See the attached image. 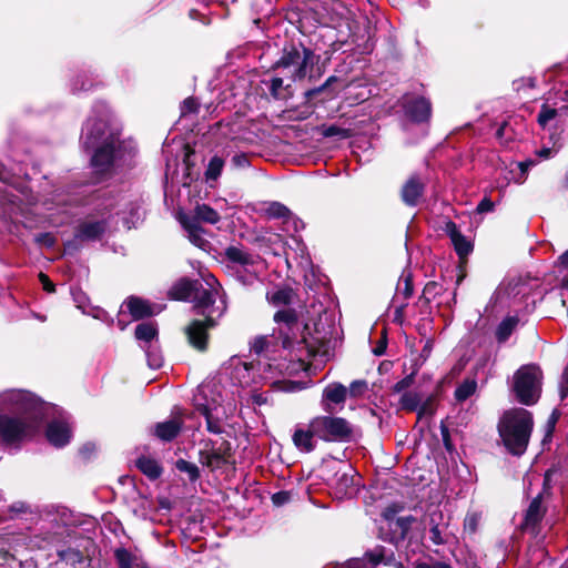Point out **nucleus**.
Here are the masks:
<instances>
[{
	"label": "nucleus",
	"mask_w": 568,
	"mask_h": 568,
	"mask_svg": "<svg viewBox=\"0 0 568 568\" xmlns=\"http://www.w3.org/2000/svg\"><path fill=\"white\" fill-rule=\"evenodd\" d=\"M416 412L418 413L419 417L432 415L434 412L432 400L427 399L425 403H420L419 408Z\"/></svg>",
	"instance_id": "37998d69"
},
{
	"label": "nucleus",
	"mask_w": 568,
	"mask_h": 568,
	"mask_svg": "<svg viewBox=\"0 0 568 568\" xmlns=\"http://www.w3.org/2000/svg\"><path fill=\"white\" fill-rule=\"evenodd\" d=\"M263 343H264V339H263V338H261V339H258V341H256V342H255V344H254V349H255V352H257V353L262 352V349H263Z\"/></svg>",
	"instance_id": "864d4df0"
},
{
	"label": "nucleus",
	"mask_w": 568,
	"mask_h": 568,
	"mask_svg": "<svg viewBox=\"0 0 568 568\" xmlns=\"http://www.w3.org/2000/svg\"><path fill=\"white\" fill-rule=\"evenodd\" d=\"M531 164H532L531 162H529V163L521 162V163H519L518 165H519V168H520L521 172H523V173H526V172H527V170H528V168H529V165H531Z\"/></svg>",
	"instance_id": "5fc2aeb1"
},
{
	"label": "nucleus",
	"mask_w": 568,
	"mask_h": 568,
	"mask_svg": "<svg viewBox=\"0 0 568 568\" xmlns=\"http://www.w3.org/2000/svg\"><path fill=\"white\" fill-rule=\"evenodd\" d=\"M136 568H148V567L139 565Z\"/></svg>",
	"instance_id": "69168bd1"
},
{
	"label": "nucleus",
	"mask_w": 568,
	"mask_h": 568,
	"mask_svg": "<svg viewBox=\"0 0 568 568\" xmlns=\"http://www.w3.org/2000/svg\"><path fill=\"white\" fill-rule=\"evenodd\" d=\"M45 435L50 444L62 447L70 442L72 432L67 422L54 420L48 425Z\"/></svg>",
	"instance_id": "4468645a"
},
{
	"label": "nucleus",
	"mask_w": 568,
	"mask_h": 568,
	"mask_svg": "<svg viewBox=\"0 0 568 568\" xmlns=\"http://www.w3.org/2000/svg\"><path fill=\"white\" fill-rule=\"evenodd\" d=\"M115 558L120 568H136L140 565L138 557L124 548L115 550Z\"/></svg>",
	"instance_id": "cd10ccee"
},
{
	"label": "nucleus",
	"mask_w": 568,
	"mask_h": 568,
	"mask_svg": "<svg viewBox=\"0 0 568 568\" xmlns=\"http://www.w3.org/2000/svg\"><path fill=\"white\" fill-rule=\"evenodd\" d=\"M316 434L313 430V419L308 424H298L295 426L292 435L294 446L304 453H311L316 446Z\"/></svg>",
	"instance_id": "9b49d317"
},
{
	"label": "nucleus",
	"mask_w": 568,
	"mask_h": 568,
	"mask_svg": "<svg viewBox=\"0 0 568 568\" xmlns=\"http://www.w3.org/2000/svg\"><path fill=\"white\" fill-rule=\"evenodd\" d=\"M81 141L85 149L94 150L92 165L97 172H106L115 159L119 144L118 133L111 128L109 119H89L83 126Z\"/></svg>",
	"instance_id": "7ed1b4c3"
},
{
	"label": "nucleus",
	"mask_w": 568,
	"mask_h": 568,
	"mask_svg": "<svg viewBox=\"0 0 568 568\" xmlns=\"http://www.w3.org/2000/svg\"><path fill=\"white\" fill-rule=\"evenodd\" d=\"M518 320L515 317L505 318L497 327L496 336L499 342H505L515 327L517 326Z\"/></svg>",
	"instance_id": "c85d7f7f"
},
{
	"label": "nucleus",
	"mask_w": 568,
	"mask_h": 568,
	"mask_svg": "<svg viewBox=\"0 0 568 568\" xmlns=\"http://www.w3.org/2000/svg\"><path fill=\"white\" fill-rule=\"evenodd\" d=\"M265 213L270 217L281 219L286 217L290 214V210L278 202H272L265 209Z\"/></svg>",
	"instance_id": "72a5a7b5"
},
{
	"label": "nucleus",
	"mask_w": 568,
	"mask_h": 568,
	"mask_svg": "<svg viewBox=\"0 0 568 568\" xmlns=\"http://www.w3.org/2000/svg\"><path fill=\"white\" fill-rule=\"evenodd\" d=\"M315 60V54L302 44L292 45L290 49L285 48L276 67V74L270 80L268 87L272 95L276 99L291 98L293 95L292 84L306 77Z\"/></svg>",
	"instance_id": "f03ea898"
},
{
	"label": "nucleus",
	"mask_w": 568,
	"mask_h": 568,
	"mask_svg": "<svg viewBox=\"0 0 568 568\" xmlns=\"http://www.w3.org/2000/svg\"><path fill=\"white\" fill-rule=\"evenodd\" d=\"M504 129H505V125L500 126L498 130H497V136L500 138L504 133Z\"/></svg>",
	"instance_id": "13d9d810"
},
{
	"label": "nucleus",
	"mask_w": 568,
	"mask_h": 568,
	"mask_svg": "<svg viewBox=\"0 0 568 568\" xmlns=\"http://www.w3.org/2000/svg\"><path fill=\"white\" fill-rule=\"evenodd\" d=\"M175 467L178 470H180L182 473H186L190 480H192V481L196 480L200 476L197 466L195 464L189 463L187 460H184V459L176 460Z\"/></svg>",
	"instance_id": "7c9ffc66"
},
{
	"label": "nucleus",
	"mask_w": 568,
	"mask_h": 568,
	"mask_svg": "<svg viewBox=\"0 0 568 568\" xmlns=\"http://www.w3.org/2000/svg\"><path fill=\"white\" fill-rule=\"evenodd\" d=\"M565 97L568 100V90L565 91Z\"/></svg>",
	"instance_id": "0e129e2a"
},
{
	"label": "nucleus",
	"mask_w": 568,
	"mask_h": 568,
	"mask_svg": "<svg viewBox=\"0 0 568 568\" xmlns=\"http://www.w3.org/2000/svg\"><path fill=\"white\" fill-rule=\"evenodd\" d=\"M476 388L477 383L475 379H466L456 388L455 397L457 400L464 402L476 392Z\"/></svg>",
	"instance_id": "c756f323"
},
{
	"label": "nucleus",
	"mask_w": 568,
	"mask_h": 568,
	"mask_svg": "<svg viewBox=\"0 0 568 568\" xmlns=\"http://www.w3.org/2000/svg\"><path fill=\"white\" fill-rule=\"evenodd\" d=\"M179 221L186 231L187 237L192 244L202 250H205L209 246V241L205 239L204 230L194 219H191L185 214H180Z\"/></svg>",
	"instance_id": "ddd939ff"
},
{
	"label": "nucleus",
	"mask_w": 568,
	"mask_h": 568,
	"mask_svg": "<svg viewBox=\"0 0 568 568\" xmlns=\"http://www.w3.org/2000/svg\"><path fill=\"white\" fill-rule=\"evenodd\" d=\"M367 390L368 384L364 379L354 381L347 388L348 395L354 398L362 397Z\"/></svg>",
	"instance_id": "f704fd0d"
},
{
	"label": "nucleus",
	"mask_w": 568,
	"mask_h": 568,
	"mask_svg": "<svg viewBox=\"0 0 568 568\" xmlns=\"http://www.w3.org/2000/svg\"><path fill=\"white\" fill-rule=\"evenodd\" d=\"M334 495L338 499L353 497L357 491V483L354 470L348 467L345 470H337L332 483Z\"/></svg>",
	"instance_id": "6e6552de"
},
{
	"label": "nucleus",
	"mask_w": 568,
	"mask_h": 568,
	"mask_svg": "<svg viewBox=\"0 0 568 568\" xmlns=\"http://www.w3.org/2000/svg\"><path fill=\"white\" fill-rule=\"evenodd\" d=\"M403 108L405 114L415 122L427 121L432 114L430 102L425 98L405 95Z\"/></svg>",
	"instance_id": "1a4fd4ad"
},
{
	"label": "nucleus",
	"mask_w": 568,
	"mask_h": 568,
	"mask_svg": "<svg viewBox=\"0 0 568 568\" xmlns=\"http://www.w3.org/2000/svg\"><path fill=\"white\" fill-rule=\"evenodd\" d=\"M544 515L545 508L541 505V496L538 495L531 500L526 511L524 521L525 529H531V531H535V528L541 521Z\"/></svg>",
	"instance_id": "f3484780"
},
{
	"label": "nucleus",
	"mask_w": 568,
	"mask_h": 568,
	"mask_svg": "<svg viewBox=\"0 0 568 568\" xmlns=\"http://www.w3.org/2000/svg\"><path fill=\"white\" fill-rule=\"evenodd\" d=\"M493 207H494V203H493L489 199L485 197V199H483V200L479 202V204H478V206H477V211H478L479 213H485V212H489V211H491V210H493Z\"/></svg>",
	"instance_id": "de8ad7c7"
},
{
	"label": "nucleus",
	"mask_w": 568,
	"mask_h": 568,
	"mask_svg": "<svg viewBox=\"0 0 568 568\" xmlns=\"http://www.w3.org/2000/svg\"><path fill=\"white\" fill-rule=\"evenodd\" d=\"M321 132L326 138L338 136L346 139L351 136V130L341 128L338 125H323L321 128Z\"/></svg>",
	"instance_id": "2f4dec72"
},
{
	"label": "nucleus",
	"mask_w": 568,
	"mask_h": 568,
	"mask_svg": "<svg viewBox=\"0 0 568 568\" xmlns=\"http://www.w3.org/2000/svg\"><path fill=\"white\" fill-rule=\"evenodd\" d=\"M225 255L231 262L244 267L254 266L258 262L257 256H254L236 246L227 247L225 251Z\"/></svg>",
	"instance_id": "aec40b11"
},
{
	"label": "nucleus",
	"mask_w": 568,
	"mask_h": 568,
	"mask_svg": "<svg viewBox=\"0 0 568 568\" xmlns=\"http://www.w3.org/2000/svg\"><path fill=\"white\" fill-rule=\"evenodd\" d=\"M124 305L134 320H139L155 313L146 301L138 297L128 298Z\"/></svg>",
	"instance_id": "412c9836"
},
{
	"label": "nucleus",
	"mask_w": 568,
	"mask_h": 568,
	"mask_svg": "<svg viewBox=\"0 0 568 568\" xmlns=\"http://www.w3.org/2000/svg\"><path fill=\"white\" fill-rule=\"evenodd\" d=\"M366 556L373 565H377L383 560V554L379 550L368 552Z\"/></svg>",
	"instance_id": "8fccbe9b"
},
{
	"label": "nucleus",
	"mask_w": 568,
	"mask_h": 568,
	"mask_svg": "<svg viewBox=\"0 0 568 568\" xmlns=\"http://www.w3.org/2000/svg\"><path fill=\"white\" fill-rule=\"evenodd\" d=\"M317 439L324 442H347L353 436V425L343 417L320 415L312 418Z\"/></svg>",
	"instance_id": "423d86ee"
},
{
	"label": "nucleus",
	"mask_w": 568,
	"mask_h": 568,
	"mask_svg": "<svg viewBox=\"0 0 568 568\" xmlns=\"http://www.w3.org/2000/svg\"><path fill=\"white\" fill-rule=\"evenodd\" d=\"M559 392L561 399H565L568 395V366L564 369L561 374Z\"/></svg>",
	"instance_id": "79ce46f5"
},
{
	"label": "nucleus",
	"mask_w": 568,
	"mask_h": 568,
	"mask_svg": "<svg viewBox=\"0 0 568 568\" xmlns=\"http://www.w3.org/2000/svg\"><path fill=\"white\" fill-rule=\"evenodd\" d=\"M416 568H453V567L443 561H434V562H420L416 566Z\"/></svg>",
	"instance_id": "49530a36"
},
{
	"label": "nucleus",
	"mask_w": 568,
	"mask_h": 568,
	"mask_svg": "<svg viewBox=\"0 0 568 568\" xmlns=\"http://www.w3.org/2000/svg\"><path fill=\"white\" fill-rule=\"evenodd\" d=\"M423 396L417 392H404L399 398V405L403 409L415 412L419 408Z\"/></svg>",
	"instance_id": "bb28decb"
},
{
	"label": "nucleus",
	"mask_w": 568,
	"mask_h": 568,
	"mask_svg": "<svg viewBox=\"0 0 568 568\" xmlns=\"http://www.w3.org/2000/svg\"><path fill=\"white\" fill-rule=\"evenodd\" d=\"M190 217L194 219L197 223L202 221L209 224H216L221 219L220 214L206 204L196 205L194 216Z\"/></svg>",
	"instance_id": "393cba45"
},
{
	"label": "nucleus",
	"mask_w": 568,
	"mask_h": 568,
	"mask_svg": "<svg viewBox=\"0 0 568 568\" xmlns=\"http://www.w3.org/2000/svg\"><path fill=\"white\" fill-rule=\"evenodd\" d=\"M561 568H568V560L565 562V565Z\"/></svg>",
	"instance_id": "680f3d73"
},
{
	"label": "nucleus",
	"mask_w": 568,
	"mask_h": 568,
	"mask_svg": "<svg viewBox=\"0 0 568 568\" xmlns=\"http://www.w3.org/2000/svg\"><path fill=\"white\" fill-rule=\"evenodd\" d=\"M445 527L439 525H433L429 529V538L435 545H442L445 542L444 539Z\"/></svg>",
	"instance_id": "58836bf2"
},
{
	"label": "nucleus",
	"mask_w": 568,
	"mask_h": 568,
	"mask_svg": "<svg viewBox=\"0 0 568 568\" xmlns=\"http://www.w3.org/2000/svg\"><path fill=\"white\" fill-rule=\"evenodd\" d=\"M348 396L347 387L341 383H331L324 389L321 398V405L324 412L333 413L334 405H342Z\"/></svg>",
	"instance_id": "9d476101"
},
{
	"label": "nucleus",
	"mask_w": 568,
	"mask_h": 568,
	"mask_svg": "<svg viewBox=\"0 0 568 568\" xmlns=\"http://www.w3.org/2000/svg\"><path fill=\"white\" fill-rule=\"evenodd\" d=\"M413 295V284H412V276L409 273L405 274L403 273L400 281L397 285L396 294L394 297V301H398L402 298V304L398 306L397 312L402 311L406 302L412 297Z\"/></svg>",
	"instance_id": "4be33fe9"
},
{
	"label": "nucleus",
	"mask_w": 568,
	"mask_h": 568,
	"mask_svg": "<svg viewBox=\"0 0 568 568\" xmlns=\"http://www.w3.org/2000/svg\"><path fill=\"white\" fill-rule=\"evenodd\" d=\"M135 337L140 343H143L142 347L151 346V343L158 336V328L154 323L144 322L135 327Z\"/></svg>",
	"instance_id": "5701e85b"
},
{
	"label": "nucleus",
	"mask_w": 568,
	"mask_h": 568,
	"mask_svg": "<svg viewBox=\"0 0 568 568\" xmlns=\"http://www.w3.org/2000/svg\"><path fill=\"white\" fill-rule=\"evenodd\" d=\"M550 153H551V150L550 149H542L540 152H539V155L542 156V158H549L550 156Z\"/></svg>",
	"instance_id": "6e6d98bb"
},
{
	"label": "nucleus",
	"mask_w": 568,
	"mask_h": 568,
	"mask_svg": "<svg viewBox=\"0 0 568 568\" xmlns=\"http://www.w3.org/2000/svg\"><path fill=\"white\" fill-rule=\"evenodd\" d=\"M424 184L417 176H412L403 186L402 199L407 205H416L423 194Z\"/></svg>",
	"instance_id": "dca6fc26"
},
{
	"label": "nucleus",
	"mask_w": 568,
	"mask_h": 568,
	"mask_svg": "<svg viewBox=\"0 0 568 568\" xmlns=\"http://www.w3.org/2000/svg\"><path fill=\"white\" fill-rule=\"evenodd\" d=\"M232 161L237 166H246L248 164L247 158L245 155H235L233 156Z\"/></svg>",
	"instance_id": "3c124183"
},
{
	"label": "nucleus",
	"mask_w": 568,
	"mask_h": 568,
	"mask_svg": "<svg viewBox=\"0 0 568 568\" xmlns=\"http://www.w3.org/2000/svg\"><path fill=\"white\" fill-rule=\"evenodd\" d=\"M541 372L535 365L521 366L514 375L513 392L524 405L535 404L540 395Z\"/></svg>",
	"instance_id": "39448f33"
},
{
	"label": "nucleus",
	"mask_w": 568,
	"mask_h": 568,
	"mask_svg": "<svg viewBox=\"0 0 568 568\" xmlns=\"http://www.w3.org/2000/svg\"><path fill=\"white\" fill-rule=\"evenodd\" d=\"M197 16H200V12L195 9L190 10V17L192 19H195Z\"/></svg>",
	"instance_id": "4d7b16f0"
},
{
	"label": "nucleus",
	"mask_w": 568,
	"mask_h": 568,
	"mask_svg": "<svg viewBox=\"0 0 568 568\" xmlns=\"http://www.w3.org/2000/svg\"><path fill=\"white\" fill-rule=\"evenodd\" d=\"M562 286H564V287H566V288H568V278H566V277H565V278L562 280Z\"/></svg>",
	"instance_id": "bf43d9fd"
},
{
	"label": "nucleus",
	"mask_w": 568,
	"mask_h": 568,
	"mask_svg": "<svg viewBox=\"0 0 568 568\" xmlns=\"http://www.w3.org/2000/svg\"><path fill=\"white\" fill-rule=\"evenodd\" d=\"M272 500L275 505L281 506L288 500V494L285 491L274 494Z\"/></svg>",
	"instance_id": "09e8293b"
},
{
	"label": "nucleus",
	"mask_w": 568,
	"mask_h": 568,
	"mask_svg": "<svg viewBox=\"0 0 568 568\" xmlns=\"http://www.w3.org/2000/svg\"><path fill=\"white\" fill-rule=\"evenodd\" d=\"M81 89H84V84L81 87ZM74 90H80V88L74 87Z\"/></svg>",
	"instance_id": "e2e57ef3"
},
{
	"label": "nucleus",
	"mask_w": 568,
	"mask_h": 568,
	"mask_svg": "<svg viewBox=\"0 0 568 568\" xmlns=\"http://www.w3.org/2000/svg\"><path fill=\"white\" fill-rule=\"evenodd\" d=\"M197 106H199V104L195 99L187 98L183 101V103L181 105V112L183 115H185L187 113L195 112L197 110Z\"/></svg>",
	"instance_id": "a19ab883"
},
{
	"label": "nucleus",
	"mask_w": 568,
	"mask_h": 568,
	"mask_svg": "<svg viewBox=\"0 0 568 568\" xmlns=\"http://www.w3.org/2000/svg\"><path fill=\"white\" fill-rule=\"evenodd\" d=\"M445 231L449 235L455 251L460 257L467 256L473 251L471 243L459 232L454 222H448Z\"/></svg>",
	"instance_id": "2eb2a0df"
},
{
	"label": "nucleus",
	"mask_w": 568,
	"mask_h": 568,
	"mask_svg": "<svg viewBox=\"0 0 568 568\" xmlns=\"http://www.w3.org/2000/svg\"><path fill=\"white\" fill-rule=\"evenodd\" d=\"M205 393V388L200 390L195 396L197 410L204 415L206 419L207 430L213 434H220L223 430L222 422L226 418L224 407L216 404H204L200 402V396Z\"/></svg>",
	"instance_id": "0eeeda50"
},
{
	"label": "nucleus",
	"mask_w": 568,
	"mask_h": 568,
	"mask_svg": "<svg viewBox=\"0 0 568 568\" xmlns=\"http://www.w3.org/2000/svg\"><path fill=\"white\" fill-rule=\"evenodd\" d=\"M88 449H89V446H88V445H87V446H83V448H82L81 453L84 455V454H85V452H87Z\"/></svg>",
	"instance_id": "052dcab7"
},
{
	"label": "nucleus",
	"mask_w": 568,
	"mask_h": 568,
	"mask_svg": "<svg viewBox=\"0 0 568 568\" xmlns=\"http://www.w3.org/2000/svg\"><path fill=\"white\" fill-rule=\"evenodd\" d=\"M223 165H224V162L221 158L213 156L210 160V163H209V166H207V170L205 173L206 179L216 180L222 172Z\"/></svg>",
	"instance_id": "473e14b6"
},
{
	"label": "nucleus",
	"mask_w": 568,
	"mask_h": 568,
	"mask_svg": "<svg viewBox=\"0 0 568 568\" xmlns=\"http://www.w3.org/2000/svg\"><path fill=\"white\" fill-rule=\"evenodd\" d=\"M478 517L474 515H469L465 519V529L469 530L470 532H475L477 528Z\"/></svg>",
	"instance_id": "c03bdc74"
},
{
	"label": "nucleus",
	"mask_w": 568,
	"mask_h": 568,
	"mask_svg": "<svg viewBox=\"0 0 568 568\" xmlns=\"http://www.w3.org/2000/svg\"><path fill=\"white\" fill-rule=\"evenodd\" d=\"M181 427L182 422L180 418L174 417L172 419L156 424L154 433L160 439L169 442L176 437L181 430Z\"/></svg>",
	"instance_id": "a211bd4d"
},
{
	"label": "nucleus",
	"mask_w": 568,
	"mask_h": 568,
	"mask_svg": "<svg viewBox=\"0 0 568 568\" xmlns=\"http://www.w3.org/2000/svg\"><path fill=\"white\" fill-rule=\"evenodd\" d=\"M105 231V223L102 221L85 222L83 223L77 233V237L80 240H97Z\"/></svg>",
	"instance_id": "6ab92c4d"
},
{
	"label": "nucleus",
	"mask_w": 568,
	"mask_h": 568,
	"mask_svg": "<svg viewBox=\"0 0 568 568\" xmlns=\"http://www.w3.org/2000/svg\"><path fill=\"white\" fill-rule=\"evenodd\" d=\"M207 287L197 281L181 278L169 291V296L178 301L192 300L196 308L205 316L204 321L195 320L186 328L189 343L197 351L207 346V329L215 326L216 318L225 312V302L221 295V286L212 274L203 276Z\"/></svg>",
	"instance_id": "f257e3e1"
},
{
	"label": "nucleus",
	"mask_w": 568,
	"mask_h": 568,
	"mask_svg": "<svg viewBox=\"0 0 568 568\" xmlns=\"http://www.w3.org/2000/svg\"><path fill=\"white\" fill-rule=\"evenodd\" d=\"M136 466L151 479H156L162 473V468L159 463L152 458L141 457L136 460Z\"/></svg>",
	"instance_id": "a878e982"
},
{
	"label": "nucleus",
	"mask_w": 568,
	"mask_h": 568,
	"mask_svg": "<svg viewBox=\"0 0 568 568\" xmlns=\"http://www.w3.org/2000/svg\"><path fill=\"white\" fill-rule=\"evenodd\" d=\"M560 264L568 270V250L560 256Z\"/></svg>",
	"instance_id": "603ef678"
},
{
	"label": "nucleus",
	"mask_w": 568,
	"mask_h": 568,
	"mask_svg": "<svg viewBox=\"0 0 568 568\" xmlns=\"http://www.w3.org/2000/svg\"><path fill=\"white\" fill-rule=\"evenodd\" d=\"M294 297V293L288 287H278L266 294L267 301L274 306L288 305Z\"/></svg>",
	"instance_id": "b1692460"
},
{
	"label": "nucleus",
	"mask_w": 568,
	"mask_h": 568,
	"mask_svg": "<svg viewBox=\"0 0 568 568\" xmlns=\"http://www.w3.org/2000/svg\"><path fill=\"white\" fill-rule=\"evenodd\" d=\"M413 382H414L413 374L406 376L405 378L400 379L399 382H397L394 385V392L402 395L404 392H407L406 389L413 384Z\"/></svg>",
	"instance_id": "ea45409f"
},
{
	"label": "nucleus",
	"mask_w": 568,
	"mask_h": 568,
	"mask_svg": "<svg viewBox=\"0 0 568 568\" xmlns=\"http://www.w3.org/2000/svg\"><path fill=\"white\" fill-rule=\"evenodd\" d=\"M39 280H40L44 291H47L49 293H53L54 292V284L50 281L48 275H45L43 273H40L39 274Z\"/></svg>",
	"instance_id": "a18cd8bd"
},
{
	"label": "nucleus",
	"mask_w": 568,
	"mask_h": 568,
	"mask_svg": "<svg viewBox=\"0 0 568 568\" xmlns=\"http://www.w3.org/2000/svg\"><path fill=\"white\" fill-rule=\"evenodd\" d=\"M536 79L532 77H523L513 82V88L517 92L525 91L526 89H534Z\"/></svg>",
	"instance_id": "4c0bfd02"
},
{
	"label": "nucleus",
	"mask_w": 568,
	"mask_h": 568,
	"mask_svg": "<svg viewBox=\"0 0 568 568\" xmlns=\"http://www.w3.org/2000/svg\"><path fill=\"white\" fill-rule=\"evenodd\" d=\"M143 348L145 349L146 353L149 366L154 369L160 368L163 364L162 355L158 351L151 349V346H146Z\"/></svg>",
	"instance_id": "e433bc0d"
},
{
	"label": "nucleus",
	"mask_w": 568,
	"mask_h": 568,
	"mask_svg": "<svg viewBox=\"0 0 568 568\" xmlns=\"http://www.w3.org/2000/svg\"><path fill=\"white\" fill-rule=\"evenodd\" d=\"M274 321L280 327V333L284 336L283 345L287 347L294 337V331L298 329L297 315L291 308L281 310L275 313Z\"/></svg>",
	"instance_id": "f8f14e48"
},
{
	"label": "nucleus",
	"mask_w": 568,
	"mask_h": 568,
	"mask_svg": "<svg viewBox=\"0 0 568 568\" xmlns=\"http://www.w3.org/2000/svg\"><path fill=\"white\" fill-rule=\"evenodd\" d=\"M532 415L525 408L506 410L498 424V432L507 449L514 455H523L532 432Z\"/></svg>",
	"instance_id": "20e7f679"
},
{
	"label": "nucleus",
	"mask_w": 568,
	"mask_h": 568,
	"mask_svg": "<svg viewBox=\"0 0 568 568\" xmlns=\"http://www.w3.org/2000/svg\"><path fill=\"white\" fill-rule=\"evenodd\" d=\"M556 116L557 110L555 108L548 106L547 104H544L538 114L537 121L541 126H546Z\"/></svg>",
	"instance_id": "c9c22d12"
}]
</instances>
